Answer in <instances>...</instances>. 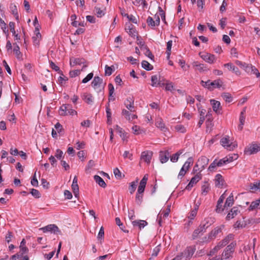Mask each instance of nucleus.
<instances>
[{"mask_svg": "<svg viewBox=\"0 0 260 260\" xmlns=\"http://www.w3.org/2000/svg\"><path fill=\"white\" fill-rule=\"evenodd\" d=\"M199 55L204 60L210 64L213 63L216 60L215 55L206 52L204 54H202V53L200 52L199 53Z\"/></svg>", "mask_w": 260, "mask_h": 260, "instance_id": "obj_8", "label": "nucleus"}, {"mask_svg": "<svg viewBox=\"0 0 260 260\" xmlns=\"http://www.w3.org/2000/svg\"><path fill=\"white\" fill-rule=\"evenodd\" d=\"M216 167H218L217 162V160L215 159L210 165L208 168V170L210 172L214 171Z\"/></svg>", "mask_w": 260, "mask_h": 260, "instance_id": "obj_52", "label": "nucleus"}, {"mask_svg": "<svg viewBox=\"0 0 260 260\" xmlns=\"http://www.w3.org/2000/svg\"><path fill=\"white\" fill-rule=\"evenodd\" d=\"M222 231V229L220 227H216L213 230H212L210 233V236L211 237H216V236L219 234Z\"/></svg>", "mask_w": 260, "mask_h": 260, "instance_id": "obj_41", "label": "nucleus"}, {"mask_svg": "<svg viewBox=\"0 0 260 260\" xmlns=\"http://www.w3.org/2000/svg\"><path fill=\"white\" fill-rule=\"evenodd\" d=\"M239 212L240 211L238 207H234L227 215L226 217V219L230 220V219L234 218Z\"/></svg>", "mask_w": 260, "mask_h": 260, "instance_id": "obj_22", "label": "nucleus"}, {"mask_svg": "<svg viewBox=\"0 0 260 260\" xmlns=\"http://www.w3.org/2000/svg\"><path fill=\"white\" fill-rule=\"evenodd\" d=\"M234 238V235L232 234L228 235L225 238H224L222 241H220L218 244V247L221 249V248L224 247L227 244L229 243V242L232 241Z\"/></svg>", "mask_w": 260, "mask_h": 260, "instance_id": "obj_13", "label": "nucleus"}, {"mask_svg": "<svg viewBox=\"0 0 260 260\" xmlns=\"http://www.w3.org/2000/svg\"><path fill=\"white\" fill-rule=\"evenodd\" d=\"M214 222V220L212 218L210 217L206 218L204 221L202 222L200 226L202 228V229L205 232L206 230Z\"/></svg>", "mask_w": 260, "mask_h": 260, "instance_id": "obj_15", "label": "nucleus"}, {"mask_svg": "<svg viewBox=\"0 0 260 260\" xmlns=\"http://www.w3.org/2000/svg\"><path fill=\"white\" fill-rule=\"evenodd\" d=\"M234 204V199L233 196H230L226 200L224 207H231Z\"/></svg>", "mask_w": 260, "mask_h": 260, "instance_id": "obj_40", "label": "nucleus"}, {"mask_svg": "<svg viewBox=\"0 0 260 260\" xmlns=\"http://www.w3.org/2000/svg\"><path fill=\"white\" fill-rule=\"evenodd\" d=\"M250 187L253 192L260 190V181L258 182L251 183Z\"/></svg>", "mask_w": 260, "mask_h": 260, "instance_id": "obj_43", "label": "nucleus"}, {"mask_svg": "<svg viewBox=\"0 0 260 260\" xmlns=\"http://www.w3.org/2000/svg\"><path fill=\"white\" fill-rule=\"evenodd\" d=\"M105 84L103 79L99 76H95L91 82L92 87L98 93L102 92L103 93Z\"/></svg>", "mask_w": 260, "mask_h": 260, "instance_id": "obj_3", "label": "nucleus"}, {"mask_svg": "<svg viewBox=\"0 0 260 260\" xmlns=\"http://www.w3.org/2000/svg\"><path fill=\"white\" fill-rule=\"evenodd\" d=\"M54 157H56L59 160H61V158L63 157V152L61 150L57 149L56 151Z\"/></svg>", "mask_w": 260, "mask_h": 260, "instance_id": "obj_54", "label": "nucleus"}, {"mask_svg": "<svg viewBox=\"0 0 260 260\" xmlns=\"http://www.w3.org/2000/svg\"><path fill=\"white\" fill-rule=\"evenodd\" d=\"M223 66L224 67H227L229 70L232 71L237 75H240L241 74V72L238 68L234 66L232 63H225Z\"/></svg>", "mask_w": 260, "mask_h": 260, "instance_id": "obj_26", "label": "nucleus"}, {"mask_svg": "<svg viewBox=\"0 0 260 260\" xmlns=\"http://www.w3.org/2000/svg\"><path fill=\"white\" fill-rule=\"evenodd\" d=\"M72 189L74 196L76 198L79 197V186L78 184V178L75 176L73 179V183L72 184Z\"/></svg>", "mask_w": 260, "mask_h": 260, "instance_id": "obj_14", "label": "nucleus"}, {"mask_svg": "<svg viewBox=\"0 0 260 260\" xmlns=\"http://www.w3.org/2000/svg\"><path fill=\"white\" fill-rule=\"evenodd\" d=\"M35 33L36 34V36L32 37L33 42L35 45H38L41 39V35L39 32L38 27H36L35 28Z\"/></svg>", "mask_w": 260, "mask_h": 260, "instance_id": "obj_23", "label": "nucleus"}, {"mask_svg": "<svg viewBox=\"0 0 260 260\" xmlns=\"http://www.w3.org/2000/svg\"><path fill=\"white\" fill-rule=\"evenodd\" d=\"M221 97L222 99L228 103L232 102L233 101V96L231 94L228 92H223L221 94Z\"/></svg>", "mask_w": 260, "mask_h": 260, "instance_id": "obj_34", "label": "nucleus"}, {"mask_svg": "<svg viewBox=\"0 0 260 260\" xmlns=\"http://www.w3.org/2000/svg\"><path fill=\"white\" fill-rule=\"evenodd\" d=\"M221 145L225 148L229 150H233L236 147H237V144L232 143L230 140V137L226 136L220 140Z\"/></svg>", "mask_w": 260, "mask_h": 260, "instance_id": "obj_5", "label": "nucleus"}, {"mask_svg": "<svg viewBox=\"0 0 260 260\" xmlns=\"http://www.w3.org/2000/svg\"><path fill=\"white\" fill-rule=\"evenodd\" d=\"M192 66L200 72H203L207 70L206 66L204 64L200 63L198 61H194L192 63Z\"/></svg>", "mask_w": 260, "mask_h": 260, "instance_id": "obj_20", "label": "nucleus"}, {"mask_svg": "<svg viewBox=\"0 0 260 260\" xmlns=\"http://www.w3.org/2000/svg\"><path fill=\"white\" fill-rule=\"evenodd\" d=\"M116 127H117V129H118V132L120 133V136L121 138H122V139L123 141L126 140L127 138L126 136V134H125L124 133H123L122 132V128L119 127L118 125H117Z\"/></svg>", "mask_w": 260, "mask_h": 260, "instance_id": "obj_60", "label": "nucleus"}, {"mask_svg": "<svg viewBox=\"0 0 260 260\" xmlns=\"http://www.w3.org/2000/svg\"><path fill=\"white\" fill-rule=\"evenodd\" d=\"M94 179L96 183H97L100 186L105 188L106 186V184L103 179L101 178L100 176L98 175H95L94 176Z\"/></svg>", "mask_w": 260, "mask_h": 260, "instance_id": "obj_30", "label": "nucleus"}, {"mask_svg": "<svg viewBox=\"0 0 260 260\" xmlns=\"http://www.w3.org/2000/svg\"><path fill=\"white\" fill-rule=\"evenodd\" d=\"M214 180L215 184L216 187L221 188L223 186L224 181L222 176L220 174H217L215 176Z\"/></svg>", "mask_w": 260, "mask_h": 260, "instance_id": "obj_19", "label": "nucleus"}, {"mask_svg": "<svg viewBox=\"0 0 260 260\" xmlns=\"http://www.w3.org/2000/svg\"><path fill=\"white\" fill-rule=\"evenodd\" d=\"M236 244L234 242H232L230 244L228 245L223 250L221 256V260H229L233 257V254L235 251V246Z\"/></svg>", "mask_w": 260, "mask_h": 260, "instance_id": "obj_1", "label": "nucleus"}, {"mask_svg": "<svg viewBox=\"0 0 260 260\" xmlns=\"http://www.w3.org/2000/svg\"><path fill=\"white\" fill-rule=\"evenodd\" d=\"M126 108L131 112H135L134 100L133 97H128L124 102Z\"/></svg>", "mask_w": 260, "mask_h": 260, "instance_id": "obj_12", "label": "nucleus"}, {"mask_svg": "<svg viewBox=\"0 0 260 260\" xmlns=\"http://www.w3.org/2000/svg\"><path fill=\"white\" fill-rule=\"evenodd\" d=\"M59 114L61 116L65 115H74L77 114V112L72 109V107L70 104H63L59 109Z\"/></svg>", "mask_w": 260, "mask_h": 260, "instance_id": "obj_4", "label": "nucleus"}, {"mask_svg": "<svg viewBox=\"0 0 260 260\" xmlns=\"http://www.w3.org/2000/svg\"><path fill=\"white\" fill-rule=\"evenodd\" d=\"M108 88L109 90V101H114L115 98L113 96V94L114 92V87L112 84L109 83L108 85Z\"/></svg>", "mask_w": 260, "mask_h": 260, "instance_id": "obj_39", "label": "nucleus"}, {"mask_svg": "<svg viewBox=\"0 0 260 260\" xmlns=\"http://www.w3.org/2000/svg\"><path fill=\"white\" fill-rule=\"evenodd\" d=\"M153 153L150 151H143L141 153V159L149 164L152 158Z\"/></svg>", "mask_w": 260, "mask_h": 260, "instance_id": "obj_11", "label": "nucleus"}, {"mask_svg": "<svg viewBox=\"0 0 260 260\" xmlns=\"http://www.w3.org/2000/svg\"><path fill=\"white\" fill-rule=\"evenodd\" d=\"M144 50H145L146 51L145 52V54L146 56H148L149 58H150L151 60H153L154 56L152 54L151 51H150L149 49L147 47H145V49Z\"/></svg>", "mask_w": 260, "mask_h": 260, "instance_id": "obj_53", "label": "nucleus"}, {"mask_svg": "<svg viewBox=\"0 0 260 260\" xmlns=\"http://www.w3.org/2000/svg\"><path fill=\"white\" fill-rule=\"evenodd\" d=\"M80 74V71L79 70H73L70 72V77L71 78L75 77Z\"/></svg>", "mask_w": 260, "mask_h": 260, "instance_id": "obj_63", "label": "nucleus"}, {"mask_svg": "<svg viewBox=\"0 0 260 260\" xmlns=\"http://www.w3.org/2000/svg\"><path fill=\"white\" fill-rule=\"evenodd\" d=\"M175 129L176 131L182 133H184L186 132L185 127L181 124L176 125L175 126Z\"/></svg>", "mask_w": 260, "mask_h": 260, "instance_id": "obj_48", "label": "nucleus"}, {"mask_svg": "<svg viewBox=\"0 0 260 260\" xmlns=\"http://www.w3.org/2000/svg\"><path fill=\"white\" fill-rule=\"evenodd\" d=\"M25 240L24 239H22L20 243V248L22 251V254H24L27 252L28 251L27 248L25 246Z\"/></svg>", "mask_w": 260, "mask_h": 260, "instance_id": "obj_44", "label": "nucleus"}, {"mask_svg": "<svg viewBox=\"0 0 260 260\" xmlns=\"http://www.w3.org/2000/svg\"><path fill=\"white\" fill-rule=\"evenodd\" d=\"M85 62V60L84 58H72L70 59V64L71 67H74L76 65L84 64Z\"/></svg>", "mask_w": 260, "mask_h": 260, "instance_id": "obj_18", "label": "nucleus"}, {"mask_svg": "<svg viewBox=\"0 0 260 260\" xmlns=\"http://www.w3.org/2000/svg\"><path fill=\"white\" fill-rule=\"evenodd\" d=\"M132 130L133 133L135 135H139L143 132L142 129L140 128V126L138 125H134L132 127Z\"/></svg>", "mask_w": 260, "mask_h": 260, "instance_id": "obj_47", "label": "nucleus"}, {"mask_svg": "<svg viewBox=\"0 0 260 260\" xmlns=\"http://www.w3.org/2000/svg\"><path fill=\"white\" fill-rule=\"evenodd\" d=\"M143 193H137L136 196V202L137 204L140 205L142 202Z\"/></svg>", "mask_w": 260, "mask_h": 260, "instance_id": "obj_55", "label": "nucleus"}, {"mask_svg": "<svg viewBox=\"0 0 260 260\" xmlns=\"http://www.w3.org/2000/svg\"><path fill=\"white\" fill-rule=\"evenodd\" d=\"M193 164V159L192 157H189L186 161L184 163L183 166L185 168V169L188 170L191 165Z\"/></svg>", "mask_w": 260, "mask_h": 260, "instance_id": "obj_49", "label": "nucleus"}, {"mask_svg": "<svg viewBox=\"0 0 260 260\" xmlns=\"http://www.w3.org/2000/svg\"><path fill=\"white\" fill-rule=\"evenodd\" d=\"M146 22H147L148 25L150 26L154 27V26H156L154 19H153L152 17H151L150 16H149L148 17V18L146 20Z\"/></svg>", "mask_w": 260, "mask_h": 260, "instance_id": "obj_61", "label": "nucleus"}, {"mask_svg": "<svg viewBox=\"0 0 260 260\" xmlns=\"http://www.w3.org/2000/svg\"><path fill=\"white\" fill-rule=\"evenodd\" d=\"M125 30L128 33V34L132 37H134L136 36V30L133 27V25L132 24L129 23L125 28Z\"/></svg>", "mask_w": 260, "mask_h": 260, "instance_id": "obj_33", "label": "nucleus"}, {"mask_svg": "<svg viewBox=\"0 0 260 260\" xmlns=\"http://www.w3.org/2000/svg\"><path fill=\"white\" fill-rule=\"evenodd\" d=\"M260 151V145L251 144L245 148L244 152L248 155L256 153Z\"/></svg>", "mask_w": 260, "mask_h": 260, "instance_id": "obj_6", "label": "nucleus"}, {"mask_svg": "<svg viewBox=\"0 0 260 260\" xmlns=\"http://www.w3.org/2000/svg\"><path fill=\"white\" fill-rule=\"evenodd\" d=\"M147 180L148 175H145L142 179L141 180L139 185L145 187Z\"/></svg>", "mask_w": 260, "mask_h": 260, "instance_id": "obj_62", "label": "nucleus"}, {"mask_svg": "<svg viewBox=\"0 0 260 260\" xmlns=\"http://www.w3.org/2000/svg\"><path fill=\"white\" fill-rule=\"evenodd\" d=\"M169 157V153L168 151H160L159 153V159L161 163L166 162Z\"/></svg>", "mask_w": 260, "mask_h": 260, "instance_id": "obj_25", "label": "nucleus"}, {"mask_svg": "<svg viewBox=\"0 0 260 260\" xmlns=\"http://www.w3.org/2000/svg\"><path fill=\"white\" fill-rule=\"evenodd\" d=\"M235 63L240 67L241 68L244 69L245 72H246L248 73H250V67H251V64H249L247 63H246L245 62H243L240 60H236Z\"/></svg>", "mask_w": 260, "mask_h": 260, "instance_id": "obj_21", "label": "nucleus"}, {"mask_svg": "<svg viewBox=\"0 0 260 260\" xmlns=\"http://www.w3.org/2000/svg\"><path fill=\"white\" fill-rule=\"evenodd\" d=\"M138 181L135 182H132L130 183V186L129 188V192L131 194H133L136 190L137 187V183Z\"/></svg>", "mask_w": 260, "mask_h": 260, "instance_id": "obj_51", "label": "nucleus"}, {"mask_svg": "<svg viewBox=\"0 0 260 260\" xmlns=\"http://www.w3.org/2000/svg\"><path fill=\"white\" fill-rule=\"evenodd\" d=\"M223 84V82L220 80V79H217L212 82H210V85H211V90H213L216 88H220L222 86Z\"/></svg>", "mask_w": 260, "mask_h": 260, "instance_id": "obj_29", "label": "nucleus"}, {"mask_svg": "<svg viewBox=\"0 0 260 260\" xmlns=\"http://www.w3.org/2000/svg\"><path fill=\"white\" fill-rule=\"evenodd\" d=\"M155 125L157 127L159 128L164 132H166L167 130V128L166 127L165 124L163 123L162 120L161 118L157 119Z\"/></svg>", "mask_w": 260, "mask_h": 260, "instance_id": "obj_28", "label": "nucleus"}, {"mask_svg": "<svg viewBox=\"0 0 260 260\" xmlns=\"http://www.w3.org/2000/svg\"><path fill=\"white\" fill-rule=\"evenodd\" d=\"M122 114L124 116L125 118L128 120V121L131 120V118L130 117L131 113L129 111H127L125 109H123L122 111Z\"/></svg>", "mask_w": 260, "mask_h": 260, "instance_id": "obj_57", "label": "nucleus"}, {"mask_svg": "<svg viewBox=\"0 0 260 260\" xmlns=\"http://www.w3.org/2000/svg\"><path fill=\"white\" fill-rule=\"evenodd\" d=\"M210 103L212 106L213 111L218 113L219 110L221 109L220 103L215 100H210Z\"/></svg>", "mask_w": 260, "mask_h": 260, "instance_id": "obj_27", "label": "nucleus"}, {"mask_svg": "<svg viewBox=\"0 0 260 260\" xmlns=\"http://www.w3.org/2000/svg\"><path fill=\"white\" fill-rule=\"evenodd\" d=\"M205 232V231L202 229V228L199 226L197 229H196L192 235V238L193 239H195L198 237L200 234Z\"/></svg>", "mask_w": 260, "mask_h": 260, "instance_id": "obj_36", "label": "nucleus"}, {"mask_svg": "<svg viewBox=\"0 0 260 260\" xmlns=\"http://www.w3.org/2000/svg\"><path fill=\"white\" fill-rule=\"evenodd\" d=\"M227 161H228V164L233 161L234 159H237L238 158V155L237 154H233L232 155H229L228 156L225 157Z\"/></svg>", "mask_w": 260, "mask_h": 260, "instance_id": "obj_59", "label": "nucleus"}, {"mask_svg": "<svg viewBox=\"0 0 260 260\" xmlns=\"http://www.w3.org/2000/svg\"><path fill=\"white\" fill-rule=\"evenodd\" d=\"M202 194L206 195L210 190V184L207 182H205L202 186Z\"/></svg>", "mask_w": 260, "mask_h": 260, "instance_id": "obj_32", "label": "nucleus"}, {"mask_svg": "<svg viewBox=\"0 0 260 260\" xmlns=\"http://www.w3.org/2000/svg\"><path fill=\"white\" fill-rule=\"evenodd\" d=\"M39 230L42 231L44 233L48 232H50L53 234L60 233L58 228L55 224H49L46 226L40 228Z\"/></svg>", "mask_w": 260, "mask_h": 260, "instance_id": "obj_7", "label": "nucleus"}, {"mask_svg": "<svg viewBox=\"0 0 260 260\" xmlns=\"http://www.w3.org/2000/svg\"><path fill=\"white\" fill-rule=\"evenodd\" d=\"M93 74L92 73H90L88 74L85 78H84L82 81V82L83 83H86L88 82L89 81H90L93 77Z\"/></svg>", "mask_w": 260, "mask_h": 260, "instance_id": "obj_64", "label": "nucleus"}, {"mask_svg": "<svg viewBox=\"0 0 260 260\" xmlns=\"http://www.w3.org/2000/svg\"><path fill=\"white\" fill-rule=\"evenodd\" d=\"M209 159L205 156L200 157L195 165V167H200L201 171L204 170L208 164Z\"/></svg>", "mask_w": 260, "mask_h": 260, "instance_id": "obj_9", "label": "nucleus"}, {"mask_svg": "<svg viewBox=\"0 0 260 260\" xmlns=\"http://www.w3.org/2000/svg\"><path fill=\"white\" fill-rule=\"evenodd\" d=\"M113 173L116 178L119 179L122 178L121 173L117 168L114 169Z\"/></svg>", "mask_w": 260, "mask_h": 260, "instance_id": "obj_58", "label": "nucleus"}, {"mask_svg": "<svg viewBox=\"0 0 260 260\" xmlns=\"http://www.w3.org/2000/svg\"><path fill=\"white\" fill-rule=\"evenodd\" d=\"M13 45L14 46V47L13 49V51L15 53V54L16 56V57L18 59H20L21 56V54L20 51V48H19V46L16 43L13 44Z\"/></svg>", "mask_w": 260, "mask_h": 260, "instance_id": "obj_37", "label": "nucleus"}, {"mask_svg": "<svg viewBox=\"0 0 260 260\" xmlns=\"http://www.w3.org/2000/svg\"><path fill=\"white\" fill-rule=\"evenodd\" d=\"M196 249L192 247H187L183 252L180 253L175 257H178V260H190Z\"/></svg>", "mask_w": 260, "mask_h": 260, "instance_id": "obj_2", "label": "nucleus"}, {"mask_svg": "<svg viewBox=\"0 0 260 260\" xmlns=\"http://www.w3.org/2000/svg\"><path fill=\"white\" fill-rule=\"evenodd\" d=\"M182 151L181 150L179 151L175 154H174L171 157V161L174 162L178 161L179 158V156L182 154Z\"/></svg>", "mask_w": 260, "mask_h": 260, "instance_id": "obj_45", "label": "nucleus"}, {"mask_svg": "<svg viewBox=\"0 0 260 260\" xmlns=\"http://www.w3.org/2000/svg\"><path fill=\"white\" fill-rule=\"evenodd\" d=\"M133 225L134 227H138L139 230H141L145 226L148 224V223L145 220H136L132 222Z\"/></svg>", "mask_w": 260, "mask_h": 260, "instance_id": "obj_17", "label": "nucleus"}, {"mask_svg": "<svg viewBox=\"0 0 260 260\" xmlns=\"http://www.w3.org/2000/svg\"><path fill=\"white\" fill-rule=\"evenodd\" d=\"M249 73L255 74L257 78L260 77V73L254 66H252L251 67H250Z\"/></svg>", "mask_w": 260, "mask_h": 260, "instance_id": "obj_46", "label": "nucleus"}, {"mask_svg": "<svg viewBox=\"0 0 260 260\" xmlns=\"http://www.w3.org/2000/svg\"><path fill=\"white\" fill-rule=\"evenodd\" d=\"M160 80V76L158 77L157 75H153L151 76V86L153 87L158 86V82H159Z\"/></svg>", "mask_w": 260, "mask_h": 260, "instance_id": "obj_35", "label": "nucleus"}, {"mask_svg": "<svg viewBox=\"0 0 260 260\" xmlns=\"http://www.w3.org/2000/svg\"><path fill=\"white\" fill-rule=\"evenodd\" d=\"M82 100L87 104L89 105L92 104L93 103L94 98L92 95L90 93H83L81 94Z\"/></svg>", "mask_w": 260, "mask_h": 260, "instance_id": "obj_16", "label": "nucleus"}, {"mask_svg": "<svg viewBox=\"0 0 260 260\" xmlns=\"http://www.w3.org/2000/svg\"><path fill=\"white\" fill-rule=\"evenodd\" d=\"M202 179V175L200 173L196 174L192 177L188 185L186 187L187 190H190L197 182Z\"/></svg>", "mask_w": 260, "mask_h": 260, "instance_id": "obj_10", "label": "nucleus"}, {"mask_svg": "<svg viewBox=\"0 0 260 260\" xmlns=\"http://www.w3.org/2000/svg\"><path fill=\"white\" fill-rule=\"evenodd\" d=\"M94 11L98 17H102L105 15L104 12L98 7H95L94 8Z\"/></svg>", "mask_w": 260, "mask_h": 260, "instance_id": "obj_50", "label": "nucleus"}, {"mask_svg": "<svg viewBox=\"0 0 260 260\" xmlns=\"http://www.w3.org/2000/svg\"><path fill=\"white\" fill-rule=\"evenodd\" d=\"M142 67L143 69L147 71H151L153 69L152 65L150 64L147 61L143 60L142 62Z\"/></svg>", "mask_w": 260, "mask_h": 260, "instance_id": "obj_38", "label": "nucleus"}, {"mask_svg": "<svg viewBox=\"0 0 260 260\" xmlns=\"http://www.w3.org/2000/svg\"><path fill=\"white\" fill-rule=\"evenodd\" d=\"M10 9L12 14L15 17L17 20H19V16L17 11V6L14 4H11Z\"/></svg>", "mask_w": 260, "mask_h": 260, "instance_id": "obj_31", "label": "nucleus"}, {"mask_svg": "<svg viewBox=\"0 0 260 260\" xmlns=\"http://www.w3.org/2000/svg\"><path fill=\"white\" fill-rule=\"evenodd\" d=\"M50 66L52 68V69L54 71L58 72V73L60 75L63 76V73L60 70L59 68L56 66L53 61H50Z\"/></svg>", "mask_w": 260, "mask_h": 260, "instance_id": "obj_42", "label": "nucleus"}, {"mask_svg": "<svg viewBox=\"0 0 260 260\" xmlns=\"http://www.w3.org/2000/svg\"><path fill=\"white\" fill-rule=\"evenodd\" d=\"M260 208V198L254 201L251 203L250 205L248 207L249 211H253Z\"/></svg>", "mask_w": 260, "mask_h": 260, "instance_id": "obj_24", "label": "nucleus"}, {"mask_svg": "<svg viewBox=\"0 0 260 260\" xmlns=\"http://www.w3.org/2000/svg\"><path fill=\"white\" fill-rule=\"evenodd\" d=\"M30 193L36 198H39L41 197L40 192L37 189L34 188L31 189Z\"/></svg>", "mask_w": 260, "mask_h": 260, "instance_id": "obj_56", "label": "nucleus"}]
</instances>
